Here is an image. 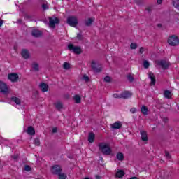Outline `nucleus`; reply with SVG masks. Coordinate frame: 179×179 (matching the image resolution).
Segmentation results:
<instances>
[{"label": "nucleus", "instance_id": "864d4df0", "mask_svg": "<svg viewBox=\"0 0 179 179\" xmlns=\"http://www.w3.org/2000/svg\"><path fill=\"white\" fill-rule=\"evenodd\" d=\"M13 158L15 159H17V157H13Z\"/></svg>", "mask_w": 179, "mask_h": 179}, {"label": "nucleus", "instance_id": "0eeeda50", "mask_svg": "<svg viewBox=\"0 0 179 179\" xmlns=\"http://www.w3.org/2000/svg\"><path fill=\"white\" fill-rule=\"evenodd\" d=\"M155 62L157 65H159V66H162V69H167V68L170 66V62L166 60H157Z\"/></svg>", "mask_w": 179, "mask_h": 179}, {"label": "nucleus", "instance_id": "bb28decb", "mask_svg": "<svg viewBox=\"0 0 179 179\" xmlns=\"http://www.w3.org/2000/svg\"><path fill=\"white\" fill-rule=\"evenodd\" d=\"M116 157L117 160L122 162V160H124V154H122V152H118L116 155Z\"/></svg>", "mask_w": 179, "mask_h": 179}, {"label": "nucleus", "instance_id": "f03ea898", "mask_svg": "<svg viewBox=\"0 0 179 179\" xmlns=\"http://www.w3.org/2000/svg\"><path fill=\"white\" fill-rule=\"evenodd\" d=\"M168 43L171 47H177L179 44V38L178 36L176 35H171L168 38Z\"/></svg>", "mask_w": 179, "mask_h": 179}, {"label": "nucleus", "instance_id": "7c9ffc66", "mask_svg": "<svg viewBox=\"0 0 179 179\" xmlns=\"http://www.w3.org/2000/svg\"><path fill=\"white\" fill-rule=\"evenodd\" d=\"M63 68L64 69H69V68H71V64H69V63L68 62H64V64H63Z\"/></svg>", "mask_w": 179, "mask_h": 179}, {"label": "nucleus", "instance_id": "58836bf2", "mask_svg": "<svg viewBox=\"0 0 179 179\" xmlns=\"http://www.w3.org/2000/svg\"><path fill=\"white\" fill-rule=\"evenodd\" d=\"M113 97H114V99H122L121 94H113Z\"/></svg>", "mask_w": 179, "mask_h": 179}, {"label": "nucleus", "instance_id": "393cba45", "mask_svg": "<svg viewBox=\"0 0 179 179\" xmlns=\"http://www.w3.org/2000/svg\"><path fill=\"white\" fill-rule=\"evenodd\" d=\"M88 142L93 143L94 142V133H90L88 136Z\"/></svg>", "mask_w": 179, "mask_h": 179}, {"label": "nucleus", "instance_id": "5701e85b", "mask_svg": "<svg viewBox=\"0 0 179 179\" xmlns=\"http://www.w3.org/2000/svg\"><path fill=\"white\" fill-rule=\"evenodd\" d=\"M32 69L35 71L36 72H38L40 71V69L38 67V63L34 62L32 63Z\"/></svg>", "mask_w": 179, "mask_h": 179}, {"label": "nucleus", "instance_id": "ea45409f", "mask_svg": "<svg viewBox=\"0 0 179 179\" xmlns=\"http://www.w3.org/2000/svg\"><path fill=\"white\" fill-rule=\"evenodd\" d=\"M145 51H146V48H145L143 47L140 48V50H139L140 54H143L145 52Z\"/></svg>", "mask_w": 179, "mask_h": 179}, {"label": "nucleus", "instance_id": "473e14b6", "mask_svg": "<svg viewBox=\"0 0 179 179\" xmlns=\"http://www.w3.org/2000/svg\"><path fill=\"white\" fill-rule=\"evenodd\" d=\"M130 48H131V50H136V48H138V45L135 43H132L130 45Z\"/></svg>", "mask_w": 179, "mask_h": 179}, {"label": "nucleus", "instance_id": "09e8293b", "mask_svg": "<svg viewBox=\"0 0 179 179\" xmlns=\"http://www.w3.org/2000/svg\"><path fill=\"white\" fill-rule=\"evenodd\" d=\"M2 24H3V20H0V27H1Z\"/></svg>", "mask_w": 179, "mask_h": 179}, {"label": "nucleus", "instance_id": "2eb2a0df", "mask_svg": "<svg viewBox=\"0 0 179 179\" xmlns=\"http://www.w3.org/2000/svg\"><path fill=\"white\" fill-rule=\"evenodd\" d=\"M148 78H150L151 80V85L155 86V85H156V76H155L153 73H150L148 75Z\"/></svg>", "mask_w": 179, "mask_h": 179}, {"label": "nucleus", "instance_id": "9b49d317", "mask_svg": "<svg viewBox=\"0 0 179 179\" xmlns=\"http://www.w3.org/2000/svg\"><path fill=\"white\" fill-rule=\"evenodd\" d=\"M62 169L59 165H55L52 167V173L53 174H59Z\"/></svg>", "mask_w": 179, "mask_h": 179}, {"label": "nucleus", "instance_id": "412c9836", "mask_svg": "<svg viewBox=\"0 0 179 179\" xmlns=\"http://www.w3.org/2000/svg\"><path fill=\"white\" fill-rule=\"evenodd\" d=\"M141 139L143 142H146L148 141V134H146V131H141Z\"/></svg>", "mask_w": 179, "mask_h": 179}, {"label": "nucleus", "instance_id": "a18cd8bd", "mask_svg": "<svg viewBox=\"0 0 179 179\" xmlns=\"http://www.w3.org/2000/svg\"><path fill=\"white\" fill-rule=\"evenodd\" d=\"M42 8L43 9H48V6H47V4H43Z\"/></svg>", "mask_w": 179, "mask_h": 179}, {"label": "nucleus", "instance_id": "a19ab883", "mask_svg": "<svg viewBox=\"0 0 179 179\" xmlns=\"http://www.w3.org/2000/svg\"><path fill=\"white\" fill-rule=\"evenodd\" d=\"M136 111H138V110L136 109V108H131L130 109V113L131 114H135V113H136Z\"/></svg>", "mask_w": 179, "mask_h": 179}, {"label": "nucleus", "instance_id": "c9c22d12", "mask_svg": "<svg viewBox=\"0 0 179 179\" xmlns=\"http://www.w3.org/2000/svg\"><path fill=\"white\" fill-rule=\"evenodd\" d=\"M34 145L36 146H40V139L38 138L34 139Z\"/></svg>", "mask_w": 179, "mask_h": 179}, {"label": "nucleus", "instance_id": "37998d69", "mask_svg": "<svg viewBox=\"0 0 179 179\" xmlns=\"http://www.w3.org/2000/svg\"><path fill=\"white\" fill-rule=\"evenodd\" d=\"M52 134H57L58 132V129L57 127H55L52 129Z\"/></svg>", "mask_w": 179, "mask_h": 179}, {"label": "nucleus", "instance_id": "6ab92c4d", "mask_svg": "<svg viewBox=\"0 0 179 179\" xmlns=\"http://www.w3.org/2000/svg\"><path fill=\"white\" fill-rule=\"evenodd\" d=\"M55 106L57 110H62L64 108V104L59 101L55 103Z\"/></svg>", "mask_w": 179, "mask_h": 179}, {"label": "nucleus", "instance_id": "aec40b11", "mask_svg": "<svg viewBox=\"0 0 179 179\" xmlns=\"http://www.w3.org/2000/svg\"><path fill=\"white\" fill-rule=\"evenodd\" d=\"M141 113L143 115H148L149 114V109L145 105H143L141 107Z\"/></svg>", "mask_w": 179, "mask_h": 179}, {"label": "nucleus", "instance_id": "79ce46f5", "mask_svg": "<svg viewBox=\"0 0 179 179\" xmlns=\"http://www.w3.org/2000/svg\"><path fill=\"white\" fill-rule=\"evenodd\" d=\"M24 170H25V171H30V170H31V168L30 167V166L26 165L24 166Z\"/></svg>", "mask_w": 179, "mask_h": 179}, {"label": "nucleus", "instance_id": "6e6d98bb", "mask_svg": "<svg viewBox=\"0 0 179 179\" xmlns=\"http://www.w3.org/2000/svg\"><path fill=\"white\" fill-rule=\"evenodd\" d=\"M178 9H179V7H178Z\"/></svg>", "mask_w": 179, "mask_h": 179}, {"label": "nucleus", "instance_id": "49530a36", "mask_svg": "<svg viewBox=\"0 0 179 179\" xmlns=\"http://www.w3.org/2000/svg\"><path fill=\"white\" fill-rule=\"evenodd\" d=\"M162 2H163V0H157V3H158V5H161Z\"/></svg>", "mask_w": 179, "mask_h": 179}, {"label": "nucleus", "instance_id": "a211bd4d", "mask_svg": "<svg viewBox=\"0 0 179 179\" xmlns=\"http://www.w3.org/2000/svg\"><path fill=\"white\" fill-rule=\"evenodd\" d=\"M125 176V172L122 170H119L115 173V177L117 178H122Z\"/></svg>", "mask_w": 179, "mask_h": 179}, {"label": "nucleus", "instance_id": "8fccbe9b", "mask_svg": "<svg viewBox=\"0 0 179 179\" xmlns=\"http://www.w3.org/2000/svg\"><path fill=\"white\" fill-rule=\"evenodd\" d=\"M169 121V119L167 117H164V122H167Z\"/></svg>", "mask_w": 179, "mask_h": 179}, {"label": "nucleus", "instance_id": "de8ad7c7", "mask_svg": "<svg viewBox=\"0 0 179 179\" xmlns=\"http://www.w3.org/2000/svg\"><path fill=\"white\" fill-rule=\"evenodd\" d=\"M95 178L96 179H101V176H100L99 175H95Z\"/></svg>", "mask_w": 179, "mask_h": 179}, {"label": "nucleus", "instance_id": "4c0bfd02", "mask_svg": "<svg viewBox=\"0 0 179 179\" xmlns=\"http://www.w3.org/2000/svg\"><path fill=\"white\" fill-rule=\"evenodd\" d=\"M165 157H166V159H168V160H170V159H171V155H170V153H169V152L166 151L165 152Z\"/></svg>", "mask_w": 179, "mask_h": 179}, {"label": "nucleus", "instance_id": "dca6fc26", "mask_svg": "<svg viewBox=\"0 0 179 179\" xmlns=\"http://www.w3.org/2000/svg\"><path fill=\"white\" fill-rule=\"evenodd\" d=\"M41 34L42 33L41 32V31L37 29H34L31 31V36H33V37H36V38L41 37Z\"/></svg>", "mask_w": 179, "mask_h": 179}, {"label": "nucleus", "instance_id": "a878e982", "mask_svg": "<svg viewBox=\"0 0 179 179\" xmlns=\"http://www.w3.org/2000/svg\"><path fill=\"white\" fill-rule=\"evenodd\" d=\"M164 96L166 99H171V92L169 90H165L164 92Z\"/></svg>", "mask_w": 179, "mask_h": 179}, {"label": "nucleus", "instance_id": "cd10ccee", "mask_svg": "<svg viewBox=\"0 0 179 179\" xmlns=\"http://www.w3.org/2000/svg\"><path fill=\"white\" fill-rule=\"evenodd\" d=\"M73 99H74L75 103H76V104H79L82 100V98H80V96H79V95L74 96Z\"/></svg>", "mask_w": 179, "mask_h": 179}, {"label": "nucleus", "instance_id": "20e7f679", "mask_svg": "<svg viewBox=\"0 0 179 179\" xmlns=\"http://www.w3.org/2000/svg\"><path fill=\"white\" fill-rule=\"evenodd\" d=\"M91 67L92 68L94 72H95L96 73H99L102 71V69L101 67H100V64H99V62L94 60L92 62Z\"/></svg>", "mask_w": 179, "mask_h": 179}, {"label": "nucleus", "instance_id": "3c124183", "mask_svg": "<svg viewBox=\"0 0 179 179\" xmlns=\"http://www.w3.org/2000/svg\"><path fill=\"white\" fill-rule=\"evenodd\" d=\"M25 17H26V19H30V16H29V15H25Z\"/></svg>", "mask_w": 179, "mask_h": 179}, {"label": "nucleus", "instance_id": "39448f33", "mask_svg": "<svg viewBox=\"0 0 179 179\" xmlns=\"http://www.w3.org/2000/svg\"><path fill=\"white\" fill-rule=\"evenodd\" d=\"M68 50L72 51L74 54H82V49L80 47L74 46L71 43L68 45Z\"/></svg>", "mask_w": 179, "mask_h": 179}, {"label": "nucleus", "instance_id": "f3484780", "mask_svg": "<svg viewBox=\"0 0 179 179\" xmlns=\"http://www.w3.org/2000/svg\"><path fill=\"white\" fill-rule=\"evenodd\" d=\"M10 100L13 101V103H15L17 106H20V104H22V100H20L18 97L13 96L11 97Z\"/></svg>", "mask_w": 179, "mask_h": 179}, {"label": "nucleus", "instance_id": "c03bdc74", "mask_svg": "<svg viewBox=\"0 0 179 179\" xmlns=\"http://www.w3.org/2000/svg\"><path fill=\"white\" fill-rule=\"evenodd\" d=\"M77 38L78 40H82V34H77Z\"/></svg>", "mask_w": 179, "mask_h": 179}, {"label": "nucleus", "instance_id": "72a5a7b5", "mask_svg": "<svg viewBox=\"0 0 179 179\" xmlns=\"http://www.w3.org/2000/svg\"><path fill=\"white\" fill-rule=\"evenodd\" d=\"M150 64L149 62H148V60H145L143 62V66L145 69H148V68H149Z\"/></svg>", "mask_w": 179, "mask_h": 179}, {"label": "nucleus", "instance_id": "7ed1b4c3", "mask_svg": "<svg viewBox=\"0 0 179 179\" xmlns=\"http://www.w3.org/2000/svg\"><path fill=\"white\" fill-rule=\"evenodd\" d=\"M78 23V17L75 16H69L67 18V24L69 26H71V27H76Z\"/></svg>", "mask_w": 179, "mask_h": 179}, {"label": "nucleus", "instance_id": "4be33fe9", "mask_svg": "<svg viewBox=\"0 0 179 179\" xmlns=\"http://www.w3.org/2000/svg\"><path fill=\"white\" fill-rule=\"evenodd\" d=\"M27 133L28 135H34L36 134V131L33 128V127H29Z\"/></svg>", "mask_w": 179, "mask_h": 179}, {"label": "nucleus", "instance_id": "603ef678", "mask_svg": "<svg viewBox=\"0 0 179 179\" xmlns=\"http://www.w3.org/2000/svg\"><path fill=\"white\" fill-rule=\"evenodd\" d=\"M18 23H22V20H18Z\"/></svg>", "mask_w": 179, "mask_h": 179}, {"label": "nucleus", "instance_id": "9d476101", "mask_svg": "<svg viewBox=\"0 0 179 179\" xmlns=\"http://www.w3.org/2000/svg\"><path fill=\"white\" fill-rule=\"evenodd\" d=\"M21 55L24 59H29V58H30V52L27 49H22Z\"/></svg>", "mask_w": 179, "mask_h": 179}, {"label": "nucleus", "instance_id": "f704fd0d", "mask_svg": "<svg viewBox=\"0 0 179 179\" xmlns=\"http://www.w3.org/2000/svg\"><path fill=\"white\" fill-rule=\"evenodd\" d=\"M127 79L129 82H134V76L131 74L127 75Z\"/></svg>", "mask_w": 179, "mask_h": 179}, {"label": "nucleus", "instance_id": "c756f323", "mask_svg": "<svg viewBox=\"0 0 179 179\" xmlns=\"http://www.w3.org/2000/svg\"><path fill=\"white\" fill-rule=\"evenodd\" d=\"M57 174L59 176V179H66V177H67L66 174L61 173V172Z\"/></svg>", "mask_w": 179, "mask_h": 179}, {"label": "nucleus", "instance_id": "c85d7f7f", "mask_svg": "<svg viewBox=\"0 0 179 179\" xmlns=\"http://www.w3.org/2000/svg\"><path fill=\"white\" fill-rule=\"evenodd\" d=\"M173 5L174 8H176V9H178L179 8V0H173Z\"/></svg>", "mask_w": 179, "mask_h": 179}, {"label": "nucleus", "instance_id": "ddd939ff", "mask_svg": "<svg viewBox=\"0 0 179 179\" xmlns=\"http://www.w3.org/2000/svg\"><path fill=\"white\" fill-rule=\"evenodd\" d=\"M122 99H129L130 97H132V93H131L129 91H125L121 94Z\"/></svg>", "mask_w": 179, "mask_h": 179}, {"label": "nucleus", "instance_id": "423d86ee", "mask_svg": "<svg viewBox=\"0 0 179 179\" xmlns=\"http://www.w3.org/2000/svg\"><path fill=\"white\" fill-rule=\"evenodd\" d=\"M0 92L3 94H9V88L3 82L0 81Z\"/></svg>", "mask_w": 179, "mask_h": 179}, {"label": "nucleus", "instance_id": "f8f14e48", "mask_svg": "<svg viewBox=\"0 0 179 179\" xmlns=\"http://www.w3.org/2000/svg\"><path fill=\"white\" fill-rule=\"evenodd\" d=\"M113 129H120L122 127V123L120 121H117L115 123H113L110 125Z\"/></svg>", "mask_w": 179, "mask_h": 179}, {"label": "nucleus", "instance_id": "1a4fd4ad", "mask_svg": "<svg viewBox=\"0 0 179 179\" xmlns=\"http://www.w3.org/2000/svg\"><path fill=\"white\" fill-rule=\"evenodd\" d=\"M8 78L10 82H17L19 80V75L16 73H11L8 74Z\"/></svg>", "mask_w": 179, "mask_h": 179}, {"label": "nucleus", "instance_id": "5fc2aeb1", "mask_svg": "<svg viewBox=\"0 0 179 179\" xmlns=\"http://www.w3.org/2000/svg\"><path fill=\"white\" fill-rule=\"evenodd\" d=\"M84 179H90V178H85Z\"/></svg>", "mask_w": 179, "mask_h": 179}, {"label": "nucleus", "instance_id": "e433bc0d", "mask_svg": "<svg viewBox=\"0 0 179 179\" xmlns=\"http://www.w3.org/2000/svg\"><path fill=\"white\" fill-rule=\"evenodd\" d=\"M104 82L110 83L111 82V77L106 76L103 79Z\"/></svg>", "mask_w": 179, "mask_h": 179}, {"label": "nucleus", "instance_id": "4468645a", "mask_svg": "<svg viewBox=\"0 0 179 179\" xmlns=\"http://www.w3.org/2000/svg\"><path fill=\"white\" fill-rule=\"evenodd\" d=\"M39 87L41 89V90L43 92L45 93V92H48V85L44 83H41L39 85Z\"/></svg>", "mask_w": 179, "mask_h": 179}, {"label": "nucleus", "instance_id": "b1692460", "mask_svg": "<svg viewBox=\"0 0 179 179\" xmlns=\"http://www.w3.org/2000/svg\"><path fill=\"white\" fill-rule=\"evenodd\" d=\"M93 22H94V18H88L85 20V25L87 27L92 26Z\"/></svg>", "mask_w": 179, "mask_h": 179}, {"label": "nucleus", "instance_id": "2f4dec72", "mask_svg": "<svg viewBox=\"0 0 179 179\" xmlns=\"http://www.w3.org/2000/svg\"><path fill=\"white\" fill-rule=\"evenodd\" d=\"M82 80H85V82H89L90 80V78H89V76H87V75L85 74L83 76Z\"/></svg>", "mask_w": 179, "mask_h": 179}, {"label": "nucleus", "instance_id": "6e6552de", "mask_svg": "<svg viewBox=\"0 0 179 179\" xmlns=\"http://www.w3.org/2000/svg\"><path fill=\"white\" fill-rule=\"evenodd\" d=\"M59 23V20L58 17H50L49 18V27H52L54 29L55 27V24H58Z\"/></svg>", "mask_w": 179, "mask_h": 179}, {"label": "nucleus", "instance_id": "f257e3e1", "mask_svg": "<svg viewBox=\"0 0 179 179\" xmlns=\"http://www.w3.org/2000/svg\"><path fill=\"white\" fill-rule=\"evenodd\" d=\"M99 146V150L101 151L103 155H106V156L111 155L112 150L110 145H108L106 143H100Z\"/></svg>", "mask_w": 179, "mask_h": 179}]
</instances>
